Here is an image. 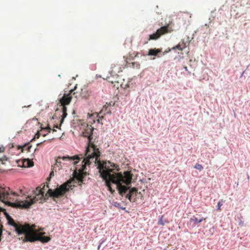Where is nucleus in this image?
<instances>
[{
	"label": "nucleus",
	"mask_w": 250,
	"mask_h": 250,
	"mask_svg": "<svg viewBox=\"0 0 250 250\" xmlns=\"http://www.w3.org/2000/svg\"><path fill=\"white\" fill-rule=\"evenodd\" d=\"M81 129L83 137H87L88 145L86 148L84 155H80L81 157L78 155H75L71 157L63 156L58 157L56 160V164L52 167L51 171L50 173L49 177L47 180L49 181L51 178L54 175V170L57 167L60 169L61 167L62 161H75L79 160L80 159L83 158L82 162V168L80 169L79 172H75V177L78 180L79 183H82L83 179L85 174L83 171L86 165H90L92 162L97 164L98 165L97 168L100 173L101 176L105 182V185L108 188V190L112 193L114 191L111 187V182L116 185V187L119 190L120 195H123L125 193L128 188L125 185H122L125 184L128 185L130 184L132 175L130 171H126L122 174L121 172H118L119 168L118 166L113 164V167L115 168H110L107 165V163L102 162L98 160L100 156V152L93 142H92V134L94 127L91 125H89L86 123H83L81 125ZM112 166V165H111Z\"/></svg>",
	"instance_id": "obj_1"
},
{
	"label": "nucleus",
	"mask_w": 250,
	"mask_h": 250,
	"mask_svg": "<svg viewBox=\"0 0 250 250\" xmlns=\"http://www.w3.org/2000/svg\"><path fill=\"white\" fill-rule=\"evenodd\" d=\"M72 181H68L61 185L59 188H56L54 190L51 189H49L47 192L44 195V188L45 185H43L42 188L40 187L36 188V189L33 191V197H27L26 199L24 201H18L15 203H11L8 201H4L8 200L10 193L8 192L3 191L0 192V200L5 202L6 204L12 207L20 208H29L32 205H33L36 201H41L42 199L46 200L48 196L53 198H58L63 196L65 193L71 188ZM2 230L0 228V241H1V237L2 235Z\"/></svg>",
	"instance_id": "obj_2"
},
{
	"label": "nucleus",
	"mask_w": 250,
	"mask_h": 250,
	"mask_svg": "<svg viewBox=\"0 0 250 250\" xmlns=\"http://www.w3.org/2000/svg\"><path fill=\"white\" fill-rule=\"evenodd\" d=\"M34 229L35 225L30 226L29 230H28L25 235L20 238V239L22 240L23 242H30L39 240L42 243H47L51 240L50 237L43 235V234H45V232H41L37 234L34 231Z\"/></svg>",
	"instance_id": "obj_3"
},
{
	"label": "nucleus",
	"mask_w": 250,
	"mask_h": 250,
	"mask_svg": "<svg viewBox=\"0 0 250 250\" xmlns=\"http://www.w3.org/2000/svg\"><path fill=\"white\" fill-rule=\"evenodd\" d=\"M75 89H75H71L67 94L64 93L63 96L60 100V103L61 104L60 106L61 107V109H57L56 114L59 113V112L62 114L61 115V124L63 123L64 118L67 115L66 112L67 107H66V105L70 104L72 98V95L75 96V97H77V93L74 92Z\"/></svg>",
	"instance_id": "obj_4"
},
{
	"label": "nucleus",
	"mask_w": 250,
	"mask_h": 250,
	"mask_svg": "<svg viewBox=\"0 0 250 250\" xmlns=\"http://www.w3.org/2000/svg\"><path fill=\"white\" fill-rule=\"evenodd\" d=\"M5 214L8 220V224L15 228L18 234L25 235L29 230L30 225L27 223H25L24 225H22L20 223H16L7 213L5 212Z\"/></svg>",
	"instance_id": "obj_5"
},
{
	"label": "nucleus",
	"mask_w": 250,
	"mask_h": 250,
	"mask_svg": "<svg viewBox=\"0 0 250 250\" xmlns=\"http://www.w3.org/2000/svg\"><path fill=\"white\" fill-rule=\"evenodd\" d=\"M169 32L168 30V26H164L158 29L157 31L149 36L148 40H157L162 35L167 33Z\"/></svg>",
	"instance_id": "obj_6"
},
{
	"label": "nucleus",
	"mask_w": 250,
	"mask_h": 250,
	"mask_svg": "<svg viewBox=\"0 0 250 250\" xmlns=\"http://www.w3.org/2000/svg\"><path fill=\"white\" fill-rule=\"evenodd\" d=\"M122 71L121 65L117 63L111 65L110 73L113 77L116 76L118 73Z\"/></svg>",
	"instance_id": "obj_7"
},
{
	"label": "nucleus",
	"mask_w": 250,
	"mask_h": 250,
	"mask_svg": "<svg viewBox=\"0 0 250 250\" xmlns=\"http://www.w3.org/2000/svg\"><path fill=\"white\" fill-rule=\"evenodd\" d=\"M111 113V110L110 109L109 105L105 104L100 111V113L98 114L99 119H98V122L100 123V120H102L103 118L104 115H106V114Z\"/></svg>",
	"instance_id": "obj_8"
},
{
	"label": "nucleus",
	"mask_w": 250,
	"mask_h": 250,
	"mask_svg": "<svg viewBox=\"0 0 250 250\" xmlns=\"http://www.w3.org/2000/svg\"><path fill=\"white\" fill-rule=\"evenodd\" d=\"M138 194V189L133 188L129 190V193L126 195V197L130 202H135Z\"/></svg>",
	"instance_id": "obj_9"
},
{
	"label": "nucleus",
	"mask_w": 250,
	"mask_h": 250,
	"mask_svg": "<svg viewBox=\"0 0 250 250\" xmlns=\"http://www.w3.org/2000/svg\"><path fill=\"white\" fill-rule=\"evenodd\" d=\"M206 218H204L203 217H201L200 219L193 216V218L190 219L189 221V224L192 227H195L197 224L201 223L203 221H205Z\"/></svg>",
	"instance_id": "obj_10"
},
{
	"label": "nucleus",
	"mask_w": 250,
	"mask_h": 250,
	"mask_svg": "<svg viewBox=\"0 0 250 250\" xmlns=\"http://www.w3.org/2000/svg\"><path fill=\"white\" fill-rule=\"evenodd\" d=\"M90 95V92L87 88H82L81 92V96L82 98H87Z\"/></svg>",
	"instance_id": "obj_11"
},
{
	"label": "nucleus",
	"mask_w": 250,
	"mask_h": 250,
	"mask_svg": "<svg viewBox=\"0 0 250 250\" xmlns=\"http://www.w3.org/2000/svg\"><path fill=\"white\" fill-rule=\"evenodd\" d=\"M186 47V44L184 42H182V43H179L178 44L176 45L175 46L173 47L172 49L173 50L175 49H178L179 50H183Z\"/></svg>",
	"instance_id": "obj_12"
},
{
	"label": "nucleus",
	"mask_w": 250,
	"mask_h": 250,
	"mask_svg": "<svg viewBox=\"0 0 250 250\" xmlns=\"http://www.w3.org/2000/svg\"><path fill=\"white\" fill-rule=\"evenodd\" d=\"M161 50L156 49H151L149 50L148 55L156 56L158 53L160 52Z\"/></svg>",
	"instance_id": "obj_13"
},
{
	"label": "nucleus",
	"mask_w": 250,
	"mask_h": 250,
	"mask_svg": "<svg viewBox=\"0 0 250 250\" xmlns=\"http://www.w3.org/2000/svg\"><path fill=\"white\" fill-rule=\"evenodd\" d=\"M25 167H31L33 166V162L29 160H25L23 163Z\"/></svg>",
	"instance_id": "obj_14"
},
{
	"label": "nucleus",
	"mask_w": 250,
	"mask_h": 250,
	"mask_svg": "<svg viewBox=\"0 0 250 250\" xmlns=\"http://www.w3.org/2000/svg\"><path fill=\"white\" fill-rule=\"evenodd\" d=\"M31 146H32L29 144L24 145L22 147V151L24 150H26L28 152L30 151Z\"/></svg>",
	"instance_id": "obj_15"
},
{
	"label": "nucleus",
	"mask_w": 250,
	"mask_h": 250,
	"mask_svg": "<svg viewBox=\"0 0 250 250\" xmlns=\"http://www.w3.org/2000/svg\"><path fill=\"white\" fill-rule=\"evenodd\" d=\"M165 222L166 221L163 219V216H162L158 221V224L159 225L164 226L165 224Z\"/></svg>",
	"instance_id": "obj_16"
},
{
	"label": "nucleus",
	"mask_w": 250,
	"mask_h": 250,
	"mask_svg": "<svg viewBox=\"0 0 250 250\" xmlns=\"http://www.w3.org/2000/svg\"><path fill=\"white\" fill-rule=\"evenodd\" d=\"M194 168L199 170H202L203 169V167L199 164H197L194 166Z\"/></svg>",
	"instance_id": "obj_17"
},
{
	"label": "nucleus",
	"mask_w": 250,
	"mask_h": 250,
	"mask_svg": "<svg viewBox=\"0 0 250 250\" xmlns=\"http://www.w3.org/2000/svg\"><path fill=\"white\" fill-rule=\"evenodd\" d=\"M58 114L59 116H61V115H62V114L61 113H60V112H59V113H57V114H56V113H55V115H54V116L52 117V118H53V119H54L55 118H58V117L57 116V115H58ZM59 118H60V117H59ZM61 119H62V117H61ZM61 120L60 121V122H61ZM61 125H62V124L60 123V126H59V127H60V126H61Z\"/></svg>",
	"instance_id": "obj_18"
},
{
	"label": "nucleus",
	"mask_w": 250,
	"mask_h": 250,
	"mask_svg": "<svg viewBox=\"0 0 250 250\" xmlns=\"http://www.w3.org/2000/svg\"><path fill=\"white\" fill-rule=\"evenodd\" d=\"M132 65L134 67H136L137 68H139L140 66V64L136 62H132Z\"/></svg>",
	"instance_id": "obj_19"
},
{
	"label": "nucleus",
	"mask_w": 250,
	"mask_h": 250,
	"mask_svg": "<svg viewBox=\"0 0 250 250\" xmlns=\"http://www.w3.org/2000/svg\"><path fill=\"white\" fill-rule=\"evenodd\" d=\"M223 205V204L221 202H219L217 204V210H220V208Z\"/></svg>",
	"instance_id": "obj_20"
},
{
	"label": "nucleus",
	"mask_w": 250,
	"mask_h": 250,
	"mask_svg": "<svg viewBox=\"0 0 250 250\" xmlns=\"http://www.w3.org/2000/svg\"><path fill=\"white\" fill-rule=\"evenodd\" d=\"M41 135V133H40L39 132H38L35 135V137L34 138H39L40 136V135Z\"/></svg>",
	"instance_id": "obj_21"
},
{
	"label": "nucleus",
	"mask_w": 250,
	"mask_h": 250,
	"mask_svg": "<svg viewBox=\"0 0 250 250\" xmlns=\"http://www.w3.org/2000/svg\"><path fill=\"white\" fill-rule=\"evenodd\" d=\"M113 205H114L115 207H117V208H121L120 203H117V202H115V203H114Z\"/></svg>",
	"instance_id": "obj_22"
},
{
	"label": "nucleus",
	"mask_w": 250,
	"mask_h": 250,
	"mask_svg": "<svg viewBox=\"0 0 250 250\" xmlns=\"http://www.w3.org/2000/svg\"><path fill=\"white\" fill-rule=\"evenodd\" d=\"M44 129L48 130V132H50V130H51V128L48 125L46 127L44 128Z\"/></svg>",
	"instance_id": "obj_23"
},
{
	"label": "nucleus",
	"mask_w": 250,
	"mask_h": 250,
	"mask_svg": "<svg viewBox=\"0 0 250 250\" xmlns=\"http://www.w3.org/2000/svg\"><path fill=\"white\" fill-rule=\"evenodd\" d=\"M4 150V148L3 147H0V152H2Z\"/></svg>",
	"instance_id": "obj_24"
},
{
	"label": "nucleus",
	"mask_w": 250,
	"mask_h": 250,
	"mask_svg": "<svg viewBox=\"0 0 250 250\" xmlns=\"http://www.w3.org/2000/svg\"><path fill=\"white\" fill-rule=\"evenodd\" d=\"M54 128H59V126H58V125H55L54 126Z\"/></svg>",
	"instance_id": "obj_25"
},
{
	"label": "nucleus",
	"mask_w": 250,
	"mask_h": 250,
	"mask_svg": "<svg viewBox=\"0 0 250 250\" xmlns=\"http://www.w3.org/2000/svg\"><path fill=\"white\" fill-rule=\"evenodd\" d=\"M184 68L186 71H188V69L187 66H185Z\"/></svg>",
	"instance_id": "obj_26"
},
{
	"label": "nucleus",
	"mask_w": 250,
	"mask_h": 250,
	"mask_svg": "<svg viewBox=\"0 0 250 250\" xmlns=\"http://www.w3.org/2000/svg\"><path fill=\"white\" fill-rule=\"evenodd\" d=\"M101 245H102V243H100V245L98 246V250H99V249H100V247H101Z\"/></svg>",
	"instance_id": "obj_27"
},
{
	"label": "nucleus",
	"mask_w": 250,
	"mask_h": 250,
	"mask_svg": "<svg viewBox=\"0 0 250 250\" xmlns=\"http://www.w3.org/2000/svg\"><path fill=\"white\" fill-rule=\"evenodd\" d=\"M11 194H13V195H16V193L15 192H11Z\"/></svg>",
	"instance_id": "obj_28"
},
{
	"label": "nucleus",
	"mask_w": 250,
	"mask_h": 250,
	"mask_svg": "<svg viewBox=\"0 0 250 250\" xmlns=\"http://www.w3.org/2000/svg\"><path fill=\"white\" fill-rule=\"evenodd\" d=\"M239 224H240V225H241V224H243V222H242V221H240V223H239Z\"/></svg>",
	"instance_id": "obj_29"
},
{
	"label": "nucleus",
	"mask_w": 250,
	"mask_h": 250,
	"mask_svg": "<svg viewBox=\"0 0 250 250\" xmlns=\"http://www.w3.org/2000/svg\"><path fill=\"white\" fill-rule=\"evenodd\" d=\"M43 136H46V134H42Z\"/></svg>",
	"instance_id": "obj_30"
},
{
	"label": "nucleus",
	"mask_w": 250,
	"mask_h": 250,
	"mask_svg": "<svg viewBox=\"0 0 250 250\" xmlns=\"http://www.w3.org/2000/svg\"><path fill=\"white\" fill-rule=\"evenodd\" d=\"M76 163H77V161L74 162V164L75 165Z\"/></svg>",
	"instance_id": "obj_31"
},
{
	"label": "nucleus",
	"mask_w": 250,
	"mask_h": 250,
	"mask_svg": "<svg viewBox=\"0 0 250 250\" xmlns=\"http://www.w3.org/2000/svg\"><path fill=\"white\" fill-rule=\"evenodd\" d=\"M53 131H56V130L55 129H52Z\"/></svg>",
	"instance_id": "obj_32"
}]
</instances>
